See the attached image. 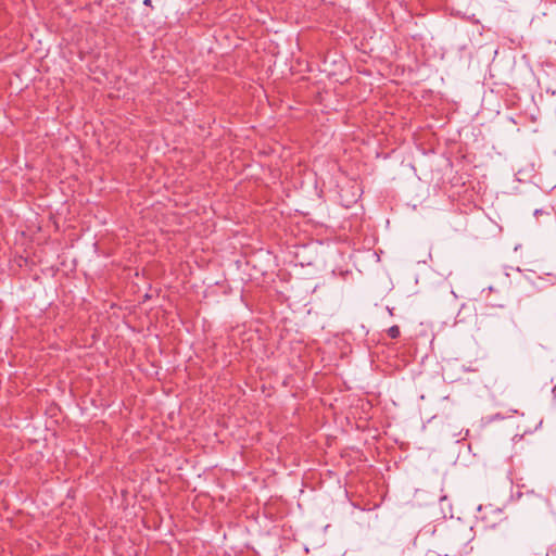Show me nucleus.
Masks as SVG:
<instances>
[{"label":"nucleus","instance_id":"nucleus-1","mask_svg":"<svg viewBox=\"0 0 556 556\" xmlns=\"http://www.w3.org/2000/svg\"><path fill=\"white\" fill-rule=\"evenodd\" d=\"M400 333H401L400 328L396 325H394L388 329V336L391 339H397L400 337Z\"/></svg>","mask_w":556,"mask_h":556},{"label":"nucleus","instance_id":"nucleus-2","mask_svg":"<svg viewBox=\"0 0 556 556\" xmlns=\"http://www.w3.org/2000/svg\"><path fill=\"white\" fill-rule=\"evenodd\" d=\"M143 4L147 7H152V0H144Z\"/></svg>","mask_w":556,"mask_h":556},{"label":"nucleus","instance_id":"nucleus-3","mask_svg":"<svg viewBox=\"0 0 556 556\" xmlns=\"http://www.w3.org/2000/svg\"><path fill=\"white\" fill-rule=\"evenodd\" d=\"M541 214H543V211H542V210H535V211H534V216H539V215H541Z\"/></svg>","mask_w":556,"mask_h":556},{"label":"nucleus","instance_id":"nucleus-4","mask_svg":"<svg viewBox=\"0 0 556 556\" xmlns=\"http://www.w3.org/2000/svg\"><path fill=\"white\" fill-rule=\"evenodd\" d=\"M539 498H540V501H542L543 503L548 504V500H547V498H544V497H541V496H540Z\"/></svg>","mask_w":556,"mask_h":556}]
</instances>
